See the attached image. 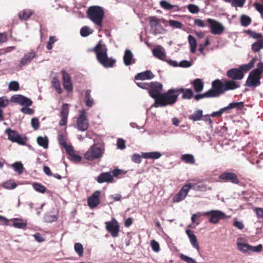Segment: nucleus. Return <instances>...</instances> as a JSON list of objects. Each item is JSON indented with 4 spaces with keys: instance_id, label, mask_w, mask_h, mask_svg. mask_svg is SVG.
<instances>
[{
    "instance_id": "nucleus-1",
    "label": "nucleus",
    "mask_w": 263,
    "mask_h": 263,
    "mask_svg": "<svg viewBox=\"0 0 263 263\" xmlns=\"http://www.w3.org/2000/svg\"><path fill=\"white\" fill-rule=\"evenodd\" d=\"M230 82L222 83L221 80L216 79L212 82V88L206 92L202 94L194 95V98L196 101H199L203 98H210L218 97L221 95L224 94L226 90L232 88Z\"/></svg>"
},
{
    "instance_id": "nucleus-2",
    "label": "nucleus",
    "mask_w": 263,
    "mask_h": 263,
    "mask_svg": "<svg viewBox=\"0 0 263 263\" xmlns=\"http://www.w3.org/2000/svg\"><path fill=\"white\" fill-rule=\"evenodd\" d=\"M88 51L95 52L98 61L105 68L112 67L116 63L115 59L108 57L107 48L105 45L102 44V41H100L94 48L89 49Z\"/></svg>"
},
{
    "instance_id": "nucleus-3",
    "label": "nucleus",
    "mask_w": 263,
    "mask_h": 263,
    "mask_svg": "<svg viewBox=\"0 0 263 263\" xmlns=\"http://www.w3.org/2000/svg\"><path fill=\"white\" fill-rule=\"evenodd\" d=\"M178 97V93L176 88L170 89L167 92L160 95V97L155 101L153 106L157 108L173 104L177 101Z\"/></svg>"
},
{
    "instance_id": "nucleus-4",
    "label": "nucleus",
    "mask_w": 263,
    "mask_h": 263,
    "mask_svg": "<svg viewBox=\"0 0 263 263\" xmlns=\"http://www.w3.org/2000/svg\"><path fill=\"white\" fill-rule=\"evenodd\" d=\"M226 75L230 80H221V82L223 84L226 82H230L231 87H232V88L227 90L226 92L236 89L240 87V83L236 81L241 80L244 77V73L241 69H239V68L230 69L227 71Z\"/></svg>"
},
{
    "instance_id": "nucleus-5",
    "label": "nucleus",
    "mask_w": 263,
    "mask_h": 263,
    "mask_svg": "<svg viewBox=\"0 0 263 263\" xmlns=\"http://www.w3.org/2000/svg\"><path fill=\"white\" fill-rule=\"evenodd\" d=\"M87 17L100 28L103 26L104 17V11L102 7L99 6L89 7L86 11Z\"/></svg>"
},
{
    "instance_id": "nucleus-6",
    "label": "nucleus",
    "mask_w": 263,
    "mask_h": 263,
    "mask_svg": "<svg viewBox=\"0 0 263 263\" xmlns=\"http://www.w3.org/2000/svg\"><path fill=\"white\" fill-rule=\"evenodd\" d=\"M257 67L251 71L246 82V85L249 87H256L260 85V79L263 74V62H259Z\"/></svg>"
},
{
    "instance_id": "nucleus-7",
    "label": "nucleus",
    "mask_w": 263,
    "mask_h": 263,
    "mask_svg": "<svg viewBox=\"0 0 263 263\" xmlns=\"http://www.w3.org/2000/svg\"><path fill=\"white\" fill-rule=\"evenodd\" d=\"M204 216L208 217L209 222L212 224H217L220 220L227 218L224 213L219 210H211L203 212Z\"/></svg>"
},
{
    "instance_id": "nucleus-8",
    "label": "nucleus",
    "mask_w": 263,
    "mask_h": 263,
    "mask_svg": "<svg viewBox=\"0 0 263 263\" xmlns=\"http://www.w3.org/2000/svg\"><path fill=\"white\" fill-rule=\"evenodd\" d=\"M103 149L97 144L91 146L85 154V158L88 160L92 161L102 157Z\"/></svg>"
},
{
    "instance_id": "nucleus-9",
    "label": "nucleus",
    "mask_w": 263,
    "mask_h": 263,
    "mask_svg": "<svg viewBox=\"0 0 263 263\" xmlns=\"http://www.w3.org/2000/svg\"><path fill=\"white\" fill-rule=\"evenodd\" d=\"M5 133L8 135V140L12 142H15L22 145H26L27 139L22 137L16 130L8 128L6 129Z\"/></svg>"
},
{
    "instance_id": "nucleus-10",
    "label": "nucleus",
    "mask_w": 263,
    "mask_h": 263,
    "mask_svg": "<svg viewBox=\"0 0 263 263\" xmlns=\"http://www.w3.org/2000/svg\"><path fill=\"white\" fill-rule=\"evenodd\" d=\"M105 228L112 237L116 238L119 236L120 224L115 218H112L110 221L105 222Z\"/></svg>"
},
{
    "instance_id": "nucleus-11",
    "label": "nucleus",
    "mask_w": 263,
    "mask_h": 263,
    "mask_svg": "<svg viewBox=\"0 0 263 263\" xmlns=\"http://www.w3.org/2000/svg\"><path fill=\"white\" fill-rule=\"evenodd\" d=\"M148 90L149 96L155 99V101H156L162 94V85L157 82H151Z\"/></svg>"
},
{
    "instance_id": "nucleus-12",
    "label": "nucleus",
    "mask_w": 263,
    "mask_h": 263,
    "mask_svg": "<svg viewBox=\"0 0 263 263\" xmlns=\"http://www.w3.org/2000/svg\"><path fill=\"white\" fill-rule=\"evenodd\" d=\"M194 184L188 183L184 185L179 192L176 194L173 198L174 202H179L184 200L186 197L190 190L194 187Z\"/></svg>"
},
{
    "instance_id": "nucleus-13",
    "label": "nucleus",
    "mask_w": 263,
    "mask_h": 263,
    "mask_svg": "<svg viewBox=\"0 0 263 263\" xmlns=\"http://www.w3.org/2000/svg\"><path fill=\"white\" fill-rule=\"evenodd\" d=\"M218 178L221 182H229L236 184L240 183L238 176L233 172H224L219 176Z\"/></svg>"
},
{
    "instance_id": "nucleus-14",
    "label": "nucleus",
    "mask_w": 263,
    "mask_h": 263,
    "mask_svg": "<svg viewBox=\"0 0 263 263\" xmlns=\"http://www.w3.org/2000/svg\"><path fill=\"white\" fill-rule=\"evenodd\" d=\"M77 124L79 130L84 132L88 128V121L87 119L86 112L83 109L80 111V115L77 119Z\"/></svg>"
},
{
    "instance_id": "nucleus-15",
    "label": "nucleus",
    "mask_w": 263,
    "mask_h": 263,
    "mask_svg": "<svg viewBox=\"0 0 263 263\" xmlns=\"http://www.w3.org/2000/svg\"><path fill=\"white\" fill-rule=\"evenodd\" d=\"M206 22L210 25V31L213 34H221L224 30L223 25L219 22L212 18H208Z\"/></svg>"
},
{
    "instance_id": "nucleus-16",
    "label": "nucleus",
    "mask_w": 263,
    "mask_h": 263,
    "mask_svg": "<svg viewBox=\"0 0 263 263\" xmlns=\"http://www.w3.org/2000/svg\"><path fill=\"white\" fill-rule=\"evenodd\" d=\"M61 73L62 76L63 85L64 89L68 92H71L73 90V86L71 77L64 70H62Z\"/></svg>"
},
{
    "instance_id": "nucleus-17",
    "label": "nucleus",
    "mask_w": 263,
    "mask_h": 263,
    "mask_svg": "<svg viewBox=\"0 0 263 263\" xmlns=\"http://www.w3.org/2000/svg\"><path fill=\"white\" fill-rule=\"evenodd\" d=\"M11 101L14 103H17L21 105L30 106L32 105V101L21 95H15L11 97Z\"/></svg>"
},
{
    "instance_id": "nucleus-18",
    "label": "nucleus",
    "mask_w": 263,
    "mask_h": 263,
    "mask_svg": "<svg viewBox=\"0 0 263 263\" xmlns=\"http://www.w3.org/2000/svg\"><path fill=\"white\" fill-rule=\"evenodd\" d=\"M69 110V105L67 103L63 104L60 114L61 117V120L59 123L60 126H65L67 124Z\"/></svg>"
},
{
    "instance_id": "nucleus-19",
    "label": "nucleus",
    "mask_w": 263,
    "mask_h": 263,
    "mask_svg": "<svg viewBox=\"0 0 263 263\" xmlns=\"http://www.w3.org/2000/svg\"><path fill=\"white\" fill-rule=\"evenodd\" d=\"M100 192L99 191H95L93 194L88 198L87 203L88 206L91 208H95L100 203Z\"/></svg>"
},
{
    "instance_id": "nucleus-20",
    "label": "nucleus",
    "mask_w": 263,
    "mask_h": 263,
    "mask_svg": "<svg viewBox=\"0 0 263 263\" xmlns=\"http://www.w3.org/2000/svg\"><path fill=\"white\" fill-rule=\"evenodd\" d=\"M97 181L99 183H112L114 181V177L110 172L101 173L97 178Z\"/></svg>"
},
{
    "instance_id": "nucleus-21",
    "label": "nucleus",
    "mask_w": 263,
    "mask_h": 263,
    "mask_svg": "<svg viewBox=\"0 0 263 263\" xmlns=\"http://www.w3.org/2000/svg\"><path fill=\"white\" fill-rule=\"evenodd\" d=\"M36 56V53L33 50L28 52L21 60L18 66L21 68L23 66L28 64Z\"/></svg>"
},
{
    "instance_id": "nucleus-22",
    "label": "nucleus",
    "mask_w": 263,
    "mask_h": 263,
    "mask_svg": "<svg viewBox=\"0 0 263 263\" xmlns=\"http://www.w3.org/2000/svg\"><path fill=\"white\" fill-rule=\"evenodd\" d=\"M177 93H182V98L183 99H191L194 97V92L191 89H184L183 88H176Z\"/></svg>"
},
{
    "instance_id": "nucleus-23",
    "label": "nucleus",
    "mask_w": 263,
    "mask_h": 263,
    "mask_svg": "<svg viewBox=\"0 0 263 263\" xmlns=\"http://www.w3.org/2000/svg\"><path fill=\"white\" fill-rule=\"evenodd\" d=\"M154 77V75L150 70L138 73L135 77L137 80H150Z\"/></svg>"
},
{
    "instance_id": "nucleus-24",
    "label": "nucleus",
    "mask_w": 263,
    "mask_h": 263,
    "mask_svg": "<svg viewBox=\"0 0 263 263\" xmlns=\"http://www.w3.org/2000/svg\"><path fill=\"white\" fill-rule=\"evenodd\" d=\"M153 55L158 59L164 61L166 56L163 48L161 46H158L153 49Z\"/></svg>"
},
{
    "instance_id": "nucleus-25",
    "label": "nucleus",
    "mask_w": 263,
    "mask_h": 263,
    "mask_svg": "<svg viewBox=\"0 0 263 263\" xmlns=\"http://www.w3.org/2000/svg\"><path fill=\"white\" fill-rule=\"evenodd\" d=\"M66 152L69 155L70 160L76 163L80 162L81 161L82 157L75 154L73 147H69L68 150Z\"/></svg>"
},
{
    "instance_id": "nucleus-26",
    "label": "nucleus",
    "mask_w": 263,
    "mask_h": 263,
    "mask_svg": "<svg viewBox=\"0 0 263 263\" xmlns=\"http://www.w3.org/2000/svg\"><path fill=\"white\" fill-rule=\"evenodd\" d=\"M186 233L190 238V242L194 248L197 250L199 249V244L196 236L195 235L194 232L190 230H186Z\"/></svg>"
},
{
    "instance_id": "nucleus-27",
    "label": "nucleus",
    "mask_w": 263,
    "mask_h": 263,
    "mask_svg": "<svg viewBox=\"0 0 263 263\" xmlns=\"http://www.w3.org/2000/svg\"><path fill=\"white\" fill-rule=\"evenodd\" d=\"M123 61L124 64L126 66H129L134 63V56L130 50L126 49L125 51Z\"/></svg>"
},
{
    "instance_id": "nucleus-28",
    "label": "nucleus",
    "mask_w": 263,
    "mask_h": 263,
    "mask_svg": "<svg viewBox=\"0 0 263 263\" xmlns=\"http://www.w3.org/2000/svg\"><path fill=\"white\" fill-rule=\"evenodd\" d=\"M195 91L199 93L203 89L204 84L202 80L200 79H196L191 82Z\"/></svg>"
},
{
    "instance_id": "nucleus-29",
    "label": "nucleus",
    "mask_w": 263,
    "mask_h": 263,
    "mask_svg": "<svg viewBox=\"0 0 263 263\" xmlns=\"http://www.w3.org/2000/svg\"><path fill=\"white\" fill-rule=\"evenodd\" d=\"M34 14V11L31 9H24L21 11L18 14V18L21 20L25 21L28 20Z\"/></svg>"
},
{
    "instance_id": "nucleus-30",
    "label": "nucleus",
    "mask_w": 263,
    "mask_h": 263,
    "mask_svg": "<svg viewBox=\"0 0 263 263\" xmlns=\"http://www.w3.org/2000/svg\"><path fill=\"white\" fill-rule=\"evenodd\" d=\"M257 60V58L255 57V58H253L249 62V63H248L247 64H243V65H240L239 67V69H241V70H242L243 73H244V72H247V71L250 70L251 68H252L254 67L255 62Z\"/></svg>"
},
{
    "instance_id": "nucleus-31",
    "label": "nucleus",
    "mask_w": 263,
    "mask_h": 263,
    "mask_svg": "<svg viewBox=\"0 0 263 263\" xmlns=\"http://www.w3.org/2000/svg\"><path fill=\"white\" fill-rule=\"evenodd\" d=\"M203 117V111L201 109H197L194 113L189 116V119L194 122L200 121Z\"/></svg>"
},
{
    "instance_id": "nucleus-32",
    "label": "nucleus",
    "mask_w": 263,
    "mask_h": 263,
    "mask_svg": "<svg viewBox=\"0 0 263 263\" xmlns=\"http://www.w3.org/2000/svg\"><path fill=\"white\" fill-rule=\"evenodd\" d=\"M161 156V154L158 152L142 153V157L145 159H157Z\"/></svg>"
},
{
    "instance_id": "nucleus-33",
    "label": "nucleus",
    "mask_w": 263,
    "mask_h": 263,
    "mask_svg": "<svg viewBox=\"0 0 263 263\" xmlns=\"http://www.w3.org/2000/svg\"><path fill=\"white\" fill-rule=\"evenodd\" d=\"M17 185L14 180L12 179H9L2 184V186L7 190H13L16 187Z\"/></svg>"
},
{
    "instance_id": "nucleus-34",
    "label": "nucleus",
    "mask_w": 263,
    "mask_h": 263,
    "mask_svg": "<svg viewBox=\"0 0 263 263\" xmlns=\"http://www.w3.org/2000/svg\"><path fill=\"white\" fill-rule=\"evenodd\" d=\"M27 223L26 220L15 218L14 219L13 226L18 229H24L27 227Z\"/></svg>"
},
{
    "instance_id": "nucleus-35",
    "label": "nucleus",
    "mask_w": 263,
    "mask_h": 263,
    "mask_svg": "<svg viewBox=\"0 0 263 263\" xmlns=\"http://www.w3.org/2000/svg\"><path fill=\"white\" fill-rule=\"evenodd\" d=\"M181 160L187 164H194L195 160L193 155L191 154H184L181 157Z\"/></svg>"
},
{
    "instance_id": "nucleus-36",
    "label": "nucleus",
    "mask_w": 263,
    "mask_h": 263,
    "mask_svg": "<svg viewBox=\"0 0 263 263\" xmlns=\"http://www.w3.org/2000/svg\"><path fill=\"white\" fill-rule=\"evenodd\" d=\"M149 25L152 29H153L154 34H157L158 33H160L156 28L158 26H161L160 24V21L158 19H156L154 18H152L149 21Z\"/></svg>"
},
{
    "instance_id": "nucleus-37",
    "label": "nucleus",
    "mask_w": 263,
    "mask_h": 263,
    "mask_svg": "<svg viewBox=\"0 0 263 263\" xmlns=\"http://www.w3.org/2000/svg\"><path fill=\"white\" fill-rule=\"evenodd\" d=\"M188 41L190 46V51L192 53H195L197 48V42L195 37L192 35L188 36Z\"/></svg>"
},
{
    "instance_id": "nucleus-38",
    "label": "nucleus",
    "mask_w": 263,
    "mask_h": 263,
    "mask_svg": "<svg viewBox=\"0 0 263 263\" xmlns=\"http://www.w3.org/2000/svg\"><path fill=\"white\" fill-rule=\"evenodd\" d=\"M51 85L59 94L62 93L63 90L61 88L60 81L57 77H53L52 78Z\"/></svg>"
},
{
    "instance_id": "nucleus-39",
    "label": "nucleus",
    "mask_w": 263,
    "mask_h": 263,
    "mask_svg": "<svg viewBox=\"0 0 263 263\" xmlns=\"http://www.w3.org/2000/svg\"><path fill=\"white\" fill-rule=\"evenodd\" d=\"M36 141L37 144L44 148H47L48 147V139L46 136L44 137L39 136L37 138Z\"/></svg>"
},
{
    "instance_id": "nucleus-40",
    "label": "nucleus",
    "mask_w": 263,
    "mask_h": 263,
    "mask_svg": "<svg viewBox=\"0 0 263 263\" xmlns=\"http://www.w3.org/2000/svg\"><path fill=\"white\" fill-rule=\"evenodd\" d=\"M237 246L238 249L243 253H248L251 251V246L248 243L237 242Z\"/></svg>"
},
{
    "instance_id": "nucleus-41",
    "label": "nucleus",
    "mask_w": 263,
    "mask_h": 263,
    "mask_svg": "<svg viewBox=\"0 0 263 263\" xmlns=\"http://www.w3.org/2000/svg\"><path fill=\"white\" fill-rule=\"evenodd\" d=\"M243 107V103L240 102H232L229 104L227 107H224L225 111H228L233 108H237L238 109H241Z\"/></svg>"
},
{
    "instance_id": "nucleus-42",
    "label": "nucleus",
    "mask_w": 263,
    "mask_h": 263,
    "mask_svg": "<svg viewBox=\"0 0 263 263\" xmlns=\"http://www.w3.org/2000/svg\"><path fill=\"white\" fill-rule=\"evenodd\" d=\"M252 50L255 52H258L263 48V39L258 40L251 46Z\"/></svg>"
},
{
    "instance_id": "nucleus-43",
    "label": "nucleus",
    "mask_w": 263,
    "mask_h": 263,
    "mask_svg": "<svg viewBox=\"0 0 263 263\" xmlns=\"http://www.w3.org/2000/svg\"><path fill=\"white\" fill-rule=\"evenodd\" d=\"M161 7L165 10H171L174 8H176L177 10H179L178 6L176 5H172L166 1H162L160 2Z\"/></svg>"
},
{
    "instance_id": "nucleus-44",
    "label": "nucleus",
    "mask_w": 263,
    "mask_h": 263,
    "mask_svg": "<svg viewBox=\"0 0 263 263\" xmlns=\"http://www.w3.org/2000/svg\"><path fill=\"white\" fill-rule=\"evenodd\" d=\"M33 188L37 192L44 194L46 192L47 188L39 183H33L32 184Z\"/></svg>"
},
{
    "instance_id": "nucleus-45",
    "label": "nucleus",
    "mask_w": 263,
    "mask_h": 263,
    "mask_svg": "<svg viewBox=\"0 0 263 263\" xmlns=\"http://www.w3.org/2000/svg\"><path fill=\"white\" fill-rule=\"evenodd\" d=\"M58 141L59 144L65 148L66 151L68 150L69 147H72L71 145L67 144L65 136L63 134L59 135Z\"/></svg>"
},
{
    "instance_id": "nucleus-46",
    "label": "nucleus",
    "mask_w": 263,
    "mask_h": 263,
    "mask_svg": "<svg viewBox=\"0 0 263 263\" xmlns=\"http://www.w3.org/2000/svg\"><path fill=\"white\" fill-rule=\"evenodd\" d=\"M12 167L18 174H22L23 172L24 167L23 164L21 162H15L12 165Z\"/></svg>"
},
{
    "instance_id": "nucleus-47",
    "label": "nucleus",
    "mask_w": 263,
    "mask_h": 263,
    "mask_svg": "<svg viewBox=\"0 0 263 263\" xmlns=\"http://www.w3.org/2000/svg\"><path fill=\"white\" fill-rule=\"evenodd\" d=\"M74 249L80 257L83 256L84 254V248L81 243L79 242L76 243L74 246Z\"/></svg>"
},
{
    "instance_id": "nucleus-48",
    "label": "nucleus",
    "mask_w": 263,
    "mask_h": 263,
    "mask_svg": "<svg viewBox=\"0 0 263 263\" xmlns=\"http://www.w3.org/2000/svg\"><path fill=\"white\" fill-rule=\"evenodd\" d=\"M246 33L252 38L257 39L258 40L263 39V35L261 33L255 32L251 30H246Z\"/></svg>"
},
{
    "instance_id": "nucleus-49",
    "label": "nucleus",
    "mask_w": 263,
    "mask_h": 263,
    "mask_svg": "<svg viewBox=\"0 0 263 263\" xmlns=\"http://www.w3.org/2000/svg\"><path fill=\"white\" fill-rule=\"evenodd\" d=\"M92 33L89 27L84 26L80 30L81 35L83 37H86Z\"/></svg>"
},
{
    "instance_id": "nucleus-50",
    "label": "nucleus",
    "mask_w": 263,
    "mask_h": 263,
    "mask_svg": "<svg viewBox=\"0 0 263 263\" xmlns=\"http://www.w3.org/2000/svg\"><path fill=\"white\" fill-rule=\"evenodd\" d=\"M240 22L242 26H247L251 23V20L249 16L243 15L241 16Z\"/></svg>"
},
{
    "instance_id": "nucleus-51",
    "label": "nucleus",
    "mask_w": 263,
    "mask_h": 263,
    "mask_svg": "<svg viewBox=\"0 0 263 263\" xmlns=\"http://www.w3.org/2000/svg\"><path fill=\"white\" fill-rule=\"evenodd\" d=\"M19 84L16 81H12L9 84V89L11 91H16L19 90Z\"/></svg>"
},
{
    "instance_id": "nucleus-52",
    "label": "nucleus",
    "mask_w": 263,
    "mask_h": 263,
    "mask_svg": "<svg viewBox=\"0 0 263 263\" xmlns=\"http://www.w3.org/2000/svg\"><path fill=\"white\" fill-rule=\"evenodd\" d=\"M169 25L174 28H182L183 25L179 21L174 20H170L168 21Z\"/></svg>"
},
{
    "instance_id": "nucleus-53",
    "label": "nucleus",
    "mask_w": 263,
    "mask_h": 263,
    "mask_svg": "<svg viewBox=\"0 0 263 263\" xmlns=\"http://www.w3.org/2000/svg\"><path fill=\"white\" fill-rule=\"evenodd\" d=\"M9 105V100L6 97L0 98V109L6 108Z\"/></svg>"
},
{
    "instance_id": "nucleus-54",
    "label": "nucleus",
    "mask_w": 263,
    "mask_h": 263,
    "mask_svg": "<svg viewBox=\"0 0 263 263\" xmlns=\"http://www.w3.org/2000/svg\"><path fill=\"white\" fill-rule=\"evenodd\" d=\"M187 9L189 11L193 14L197 13L199 11V7L197 6L194 4L189 5L187 6Z\"/></svg>"
},
{
    "instance_id": "nucleus-55",
    "label": "nucleus",
    "mask_w": 263,
    "mask_h": 263,
    "mask_svg": "<svg viewBox=\"0 0 263 263\" xmlns=\"http://www.w3.org/2000/svg\"><path fill=\"white\" fill-rule=\"evenodd\" d=\"M57 41V39L54 36H50L49 37V41L47 44V49L51 50L52 48V45Z\"/></svg>"
},
{
    "instance_id": "nucleus-56",
    "label": "nucleus",
    "mask_w": 263,
    "mask_h": 263,
    "mask_svg": "<svg viewBox=\"0 0 263 263\" xmlns=\"http://www.w3.org/2000/svg\"><path fill=\"white\" fill-rule=\"evenodd\" d=\"M179 257L182 260L185 261L187 263H197L194 259L183 254H180Z\"/></svg>"
},
{
    "instance_id": "nucleus-57",
    "label": "nucleus",
    "mask_w": 263,
    "mask_h": 263,
    "mask_svg": "<svg viewBox=\"0 0 263 263\" xmlns=\"http://www.w3.org/2000/svg\"><path fill=\"white\" fill-rule=\"evenodd\" d=\"M245 3V0H233L231 5L234 7H242Z\"/></svg>"
},
{
    "instance_id": "nucleus-58",
    "label": "nucleus",
    "mask_w": 263,
    "mask_h": 263,
    "mask_svg": "<svg viewBox=\"0 0 263 263\" xmlns=\"http://www.w3.org/2000/svg\"><path fill=\"white\" fill-rule=\"evenodd\" d=\"M112 173L113 177H118L121 175L125 174L126 173V171H124L123 170L115 168L112 171Z\"/></svg>"
},
{
    "instance_id": "nucleus-59",
    "label": "nucleus",
    "mask_w": 263,
    "mask_h": 263,
    "mask_svg": "<svg viewBox=\"0 0 263 263\" xmlns=\"http://www.w3.org/2000/svg\"><path fill=\"white\" fill-rule=\"evenodd\" d=\"M254 6L255 9L260 13L261 17L263 19V5L258 3H255Z\"/></svg>"
},
{
    "instance_id": "nucleus-60",
    "label": "nucleus",
    "mask_w": 263,
    "mask_h": 263,
    "mask_svg": "<svg viewBox=\"0 0 263 263\" xmlns=\"http://www.w3.org/2000/svg\"><path fill=\"white\" fill-rule=\"evenodd\" d=\"M31 126L35 130H37L39 128L40 123L37 118H34L31 120Z\"/></svg>"
},
{
    "instance_id": "nucleus-61",
    "label": "nucleus",
    "mask_w": 263,
    "mask_h": 263,
    "mask_svg": "<svg viewBox=\"0 0 263 263\" xmlns=\"http://www.w3.org/2000/svg\"><path fill=\"white\" fill-rule=\"evenodd\" d=\"M151 245L153 250L155 252H158L160 250L159 243L154 240H153L151 242Z\"/></svg>"
},
{
    "instance_id": "nucleus-62",
    "label": "nucleus",
    "mask_w": 263,
    "mask_h": 263,
    "mask_svg": "<svg viewBox=\"0 0 263 263\" xmlns=\"http://www.w3.org/2000/svg\"><path fill=\"white\" fill-rule=\"evenodd\" d=\"M117 146L118 148L121 149H124L125 148V141L122 139H119L117 141Z\"/></svg>"
},
{
    "instance_id": "nucleus-63",
    "label": "nucleus",
    "mask_w": 263,
    "mask_h": 263,
    "mask_svg": "<svg viewBox=\"0 0 263 263\" xmlns=\"http://www.w3.org/2000/svg\"><path fill=\"white\" fill-rule=\"evenodd\" d=\"M21 111L25 114L32 115L33 114V110L32 109L27 107H24L21 109Z\"/></svg>"
},
{
    "instance_id": "nucleus-64",
    "label": "nucleus",
    "mask_w": 263,
    "mask_h": 263,
    "mask_svg": "<svg viewBox=\"0 0 263 263\" xmlns=\"http://www.w3.org/2000/svg\"><path fill=\"white\" fill-rule=\"evenodd\" d=\"M132 161L136 163H140L141 162V156L139 154H134L132 157Z\"/></svg>"
}]
</instances>
